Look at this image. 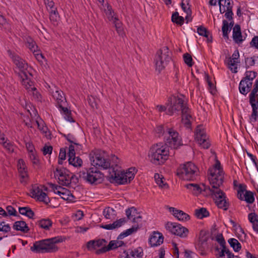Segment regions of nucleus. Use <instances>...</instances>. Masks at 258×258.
Segmentation results:
<instances>
[{
  "mask_svg": "<svg viewBox=\"0 0 258 258\" xmlns=\"http://www.w3.org/2000/svg\"><path fill=\"white\" fill-rule=\"evenodd\" d=\"M171 59V52L168 47L164 46L157 51L154 58L156 70L160 73Z\"/></svg>",
  "mask_w": 258,
  "mask_h": 258,
  "instance_id": "39448f33",
  "label": "nucleus"
},
{
  "mask_svg": "<svg viewBox=\"0 0 258 258\" xmlns=\"http://www.w3.org/2000/svg\"><path fill=\"white\" fill-rule=\"evenodd\" d=\"M42 187L43 186H42L34 185L31 191L32 197L37 199L39 201L48 204L50 202V199L47 194L43 191Z\"/></svg>",
  "mask_w": 258,
  "mask_h": 258,
  "instance_id": "dca6fc26",
  "label": "nucleus"
},
{
  "mask_svg": "<svg viewBox=\"0 0 258 258\" xmlns=\"http://www.w3.org/2000/svg\"><path fill=\"white\" fill-rule=\"evenodd\" d=\"M52 95L55 101V105L58 109L67 105V100L62 91L55 88V91L52 92Z\"/></svg>",
  "mask_w": 258,
  "mask_h": 258,
  "instance_id": "f3484780",
  "label": "nucleus"
},
{
  "mask_svg": "<svg viewBox=\"0 0 258 258\" xmlns=\"http://www.w3.org/2000/svg\"><path fill=\"white\" fill-rule=\"evenodd\" d=\"M171 21L173 23L181 26L184 23V18L183 17L179 16L177 12H175L172 15Z\"/></svg>",
  "mask_w": 258,
  "mask_h": 258,
  "instance_id": "37998d69",
  "label": "nucleus"
},
{
  "mask_svg": "<svg viewBox=\"0 0 258 258\" xmlns=\"http://www.w3.org/2000/svg\"><path fill=\"white\" fill-rule=\"evenodd\" d=\"M13 228L16 231H20L24 233H27L29 231V227L24 221L15 222L13 225Z\"/></svg>",
  "mask_w": 258,
  "mask_h": 258,
  "instance_id": "7c9ffc66",
  "label": "nucleus"
},
{
  "mask_svg": "<svg viewBox=\"0 0 258 258\" xmlns=\"http://www.w3.org/2000/svg\"><path fill=\"white\" fill-rule=\"evenodd\" d=\"M163 239L164 237L161 233L154 231L149 239V243L151 246H157L163 243Z\"/></svg>",
  "mask_w": 258,
  "mask_h": 258,
  "instance_id": "5701e85b",
  "label": "nucleus"
},
{
  "mask_svg": "<svg viewBox=\"0 0 258 258\" xmlns=\"http://www.w3.org/2000/svg\"><path fill=\"white\" fill-rule=\"evenodd\" d=\"M169 154L168 147L164 143H159L151 147L149 156L152 163L161 165L168 159Z\"/></svg>",
  "mask_w": 258,
  "mask_h": 258,
  "instance_id": "7ed1b4c3",
  "label": "nucleus"
},
{
  "mask_svg": "<svg viewBox=\"0 0 258 258\" xmlns=\"http://www.w3.org/2000/svg\"><path fill=\"white\" fill-rule=\"evenodd\" d=\"M113 211V210L112 208H106L104 210L103 213V215L104 216L105 218L107 219H110V213Z\"/></svg>",
  "mask_w": 258,
  "mask_h": 258,
  "instance_id": "69168bd1",
  "label": "nucleus"
},
{
  "mask_svg": "<svg viewBox=\"0 0 258 258\" xmlns=\"http://www.w3.org/2000/svg\"><path fill=\"white\" fill-rule=\"evenodd\" d=\"M50 187L54 194L59 195L64 200L71 202L75 201V197L69 189L52 183L50 184Z\"/></svg>",
  "mask_w": 258,
  "mask_h": 258,
  "instance_id": "4468645a",
  "label": "nucleus"
},
{
  "mask_svg": "<svg viewBox=\"0 0 258 258\" xmlns=\"http://www.w3.org/2000/svg\"><path fill=\"white\" fill-rule=\"evenodd\" d=\"M107 241L104 239H99L97 240H92L89 241L87 243V248L91 250L95 249L98 247L105 246Z\"/></svg>",
  "mask_w": 258,
  "mask_h": 258,
  "instance_id": "393cba45",
  "label": "nucleus"
},
{
  "mask_svg": "<svg viewBox=\"0 0 258 258\" xmlns=\"http://www.w3.org/2000/svg\"><path fill=\"white\" fill-rule=\"evenodd\" d=\"M126 222L125 219L121 218L119 220H117L114 222L113 224V226L114 227V229L118 228L121 227L123 224H124Z\"/></svg>",
  "mask_w": 258,
  "mask_h": 258,
  "instance_id": "4d7b16f0",
  "label": "nucleus"
},
{
  "mask_svg": "<svg viewBox=\"0 0 258 258\" xmlns=\"http://www.w3.org/2000/svg\"><path fill=\"white\" fill-rule=\"evenodd\" d=\"M239 63V62L235 61L234 60H229L228 64L229 66V68L232 71V72L234 73H236L237 72V63Z\"/></svg>",
  "mask_w": 258,
  "mask_h": 258,
  "instance_id": "3c124183",
  "label": "nucleus"
},
{
  "mask_svg": "<svg viewBox=\"0 0 258 258\" xmlns=\"http://www.w3.org/2000/svg\"><path fill=\"white\" fill-rule=\"evenodd\" d=\"M245 68L248 69L255 64V56L245 57Z\"/></svg>",
  "mask_w": 258,
  "mask_h": 258,
  "instance_id": "de8ad7c7",
  "label": "nucleus"
},
{
  "mask_svg": "<svg viewBox=\"0 0 258 258\" xmlns=\"http://www.w3.org/2000/svg\"><path fill=\"white\" fill-rule=\"evenodd\" d=\"M29 158L34 165H38L39 163V159L35 152L29 154Z\"/></svg>",
  "mask_w": 258,
  "mask_h": 258,
  "instance_id": "6e6d98bb",
  "label": "nucleus"
},
{
  "mask_svg": "<svg viewBox=\"0 0 258 258\" xmlns=\"http://www.w3.org/2000/svg\"><path fill=\"white\" fill-rule=\"evenodd\" d=\"M164 139L165 142L164 144L171 149H177L182 145V140L178 133L172 128L166 129Z\"/></svg>",
  "mask_w": 258,
  "mask_h": 258,
  "instance_id": "9d476101",
  "label": "nucleus"
},
{
  "mask_svg": "<svg viewBox=\"0 0 258 258\" xmlns=\"http://www.w3.org/2000/svg\"><path fill=\"white\" fill-rule=\"evenodd\" d=\"M166 227L171 233L182 238L186 237L188 233L187 228L175 223H168Z\"/></svg>",
  "mask_w": 258,
  "mask_h": 258,
  "instance_id": "2eb2a0df",
  "label": "nucleus"
},
{
  "mask_svg": "<svg viewBox=\"0 0 258 258\" xmlns=\"http://www.w3.org/2000/svg\"><path fill=\"white\" fill-rule=\"evenodd\" d=\"M245 190L242 184H240L239 186V189L237 191V197L240 200H244V198L242 196V193Z\"/></svg>",
  "mask_w": 258,
  "mask_h": 258,
  "instance_id": "338daca9",
  "label": "nucleus"
},
{
  "mask_svg": "<svg viewBox=\"0 0 258 258\" xmlns=\"http://www.w3.org/2000/svg\"><path fill=\"white\" fill-rule=\"evenodd\" d=\"M244 197V200L248 204H252L254 201V194L250 191L246 190Z\"/></svg>",
  "mask_w": 258,
  "mask_h": 258,
  "instance_id": "49530a36",
  "label": "nucleus"
},
{
  "mask_svg": "<svg viewBox=\"0 0 258 258\" xmlns=\"http://www.w3.org/2000/svg\"><path fill=\"white\" fill-rule=\"evenodd\" d=\"M11 58L13 62L21 72L20 76L22 81L25 79L30 78L29 76H31V74L30 73V71L28 70V63L18 55L11 54Z\"/></svg>",
  "mask_w": 258,
  "mask_h": 258,
  "instance_id": "9b49d317",
  "label": "nucleus"
},
{
  "mask_svg": "<svg viewBox=\"0 0 258 258\" xmlns=\"http://www.w3.org/2000/svg\"><path fill=\"white\" fill-rule=\"evenodd\" d=\"M26 45L30 51L33 53L39 51L38 46L31 38H28L27 39Z\"/></svg>",
  "mask_w": 258,
  "mask_h": 258,
  "instance_id": "ea45409f",
  "label": "nucleus"
},
{
  "mask_svg": "<svg viewBox=\"0 0 258 258\" xmlns=\"http://www.w3.org/2000/svg\"><path fill=\"white\" fill-rule=\"evenodd\" d=\"M11 231V227L9 224H6L4 221H0V231L7 233Z\"/></svg>",
  "mask_w": 258,
  "mask_h": 258,
  "instance_id": "864d4df0",
  "label": "nucleus"
},
{
  "mask_svg": "<svg viewBox=\"0 0 258 258\" xmlns=\"http://www.w3.org/2000/svg\"><path fill=\"white\" fill-rule=\"evenodd\" d=\"M117 248L116 243L115 240H111L109 242L108 245L107 246H103L102 248L96 251L97 254H100L105 253L112 249H114Z\"/></svg>",
  "mask_w": 258,
  "mask_h": 258,
  "instance_id": "c9c22d12",
  "label": "nucleus"
},
{
  "mask_svg": "<svg viewBox=\"0 0 258 258\" xmlns=\"http://www.w3.org/2000/svg\"><path fill=\"white\" fill-rule=\"evenodd\" d=\"M63 241V238L60 236L42 239L34 242L30 249L36 253L55 252L58 250L56 244Z\"/></svg>",
  "mask_w": 258,
  "mask_h": 258,
  "instance_id": "f03ea898",
  "label": "nucleus"
},
{
  "mask_svg": "<svg viewBox=\"0 0 258 258\" xmlns=\"http://www.w3.org/2000/svg\"><path fill=\"white\" fill-rule=\"evenodd\" d=\"M230 23L225 20H223L222 22V31L223 33V37L225 39H228V34L231 31L232 27L234 25L233 20L230 21Z\"/></svg>",
  "mask_w": 258,
  "mask_h": 258,
  "instance_id": "c85d7f7f",
  "label": "nucleus"
},
{
  "mask_svg": "<svg viewBox=\"0 0 258 258\" xmlns=\"http://www.w3.org/2000/svg\"><path fill=\"white\" fill-rule=\"evenodd\" d=\"M233 6L232 0H219V11L221 14H224L226 10L232 9Z\"/></svg>",
  "mask_w": 258,
  "mask_h": 258,
  "instance_id": "2f4dec72",
  "label": "nucleus"
},
{
  "mask_svg": "<svg viewBox=\"0 0 258 258\" xmlns=\"http://www.w3.org/2000/svg\"><path fill=\"white\" fill-rule=\"evenodd\" d=\"M137 229L138 227L133 226L132 227L123 231L118 236V239H123V238L137 231Z\"/></svg>",
  "mask_w": 258,
  "mask_h": 258,
  "instance_id": "c03bdc74",
  "label": "nucleus"
},
{
  "mask_svg": "<svg viewBox=\"0 0 258 258\" xmlns=\"http://www.w3.org/2000/svg\"><path fill=\"white\" fill-rule=\"evenodd\" d=\"M125 214L127 218L131 220L133 223L138 222V220L141 219V216H136L137 210L134 207H132L126 210Z\"/></svg>",
  "mask_w": 258,
  "mask_h": 258,
  "instance_id": "c756f323",
  "label": "nucleus"
},
{
  "mask_svg": "<svg viewBox=\"0 0 258 258\" xmlns=\"http://www.w3.org/2000/svg\"><path fill=\"white\" fill-rule=\"evenodd\" d=\"M233 15L232 9L226 10L225 12V17L229 21L232 20Z\"/></svg>",
  "mask_w": 258,
  "mask_h": 258,
  "instance_id": "0e129e2a",
  "label": "nucleus"
},
{
  "mask_svg": "<svg viewBox=\"0 0 258 258\" xmlns=\"http://www.w3.org/2000/svg\"><path fill=\"white\" fill-rule=\"evenodd\" d=\"M0 144L9 153H13L14 151L15 147L13 143L6 138L3 134H0Z\"/></svg>",
  "mask_w": 258,
  "mask_h": 258,
  "instance_id": "cd10ccee",
  "label": "nucleus"
},
{
  "mask_svg": "<svg viewBox=\"0 0 258 258\" xmlns=\"http://www.w3.org/2000/svg\"><path fill=\"white\" fill-rule=\"evenodd\" d=\"M195 140L204 149H208L210 146L209 138L204 127L202 125H198L195 129Z\"/></svg>",
  "mask_w": 258,
  "mask_h": 258,
  "instance_id": "f8f14e48",
  "label": "nucleus"
},
{
  "mask_svg": "<svg viewBox=\"0 0 258 258\" xmlns=\"http://www.w3.org/2000/svg\"><path fill=\"white\" fill-rule=\"evenodd\" d=\"M232 38L236 44H241L246 39V36L242 35L241 27L239 25L236 24L232 29Z\"/></svg>",
  "mask_w": 258,
  "mask_h": 258,
  "instance_id": "4be33fe9",
  "label": "nucleus"
},
{
  "mask_svg": "<svg viewBox=\"0 0 258 258\" xmlns=\"http://www.w3.org/2000/svg\"><path fill=\"white\" fill-rule=\"evenodd\" d=\"M92 165L97 168L107 169L110 168V163L105 158V153L101 150L91 152L89 155Z\"/></svg>",
  "mask_w": 258,
  "mask_h": 258,
  "instance_id": "6e6552de",
  "label": "nucleus"
},
{
  "mask_svg": "<svg viewBox=\"0 0 258 258\" xmlns=\"http://www.w3.org/2000/svg\"><path fill=\"white\" fill-rule=\"evenodd\" d=\"M107 18L110 21L113 22L115 19H117L116 17L114 16V12L112 11L111 9L108 8L107 11L106 13Z\"/></svg>",
  "mask_w": 258,
  "mask_h": 258,
  "instance_id": "13d9d810",
  "label": "nucleus"
},
{
  "mask_svg": "<svg viewBox=\"0 0 258 258\" xmlns=\"http://www.w3.org/2000/svg\"><path fill=\"white\" fill-rule=\"evenodd\" d=\"M253 87L249 95V101L252 109L258 110V104L256 103V98H258V78L255 80Z\"/></svg>",
  "mask_w": 258,
  "mask_h": 258,
  "instance_id": "412c9836",
  "label": "nucleus"
},
{
  "mask_svg": "<svg viewBox=\"0 0 258 258\" xmlns=\"http://www.w3.org/2000/svg\"><path fill=\"white\" fill-rule=\"evenodd\" d=\"M52 147L51 146H45L43 148V153L44 155H50L52 153Z\"/></svg>",
  "mask_w": 258,
  "mask_h": 258,
  "instance_id": "774afa93",
  "label": "nucleus"
},
{
  "mask_svg": "<svg viewBox=\"0 0 258 258\" xmlns=\"http://www.w3.org/2000/svg\"><path fill=\"white\" fill-rule=\"evenodd\" d=\"M248 219L252 224L253 230L258 233V215L255 213H250L248 215Z\"/></svg>",
  "mask_w": 258,
  "mask_h": 258,
  "instance_id": "72a5a7b5",
  "label": "nucleus"
},
{
  "mask_svg": "<svg viewBox=\"0 0 258 258\" xmlns=\"http://www.w3.org/2000/svg\"><path fill=\"white\" fill-rule=\"evenodd\" d=\"M257 73L252 71H246L244 73V77L240 81L238 89L239 92L246 96L252 88L253 80L257 76Z\"/></svg>",
  "mask_w": 258,
  "mask_h": 258,
  "instance_id": "1a4fd4ad",
  "label": "nucleus"
},
{
  "mask_svg": "<svg viewBox=\"0 0 258 258\" xmlns=\"http://www.w3.org/2000/svg\"><path fill=\"white\" fill-rule=\"evenodd\" d=\"M202 232H201L200 235V240H199V243L197 246H198L199 245H201L202 246H204V245H206V242L208 240L207 237H205L204 235H202Z\"/></svg>",
  "mask_w": 258,
  "mask_h": 258,
  "instance_id": "052dcab7",
  "label": "nucleus"
},
{
  "mask_svg": "<svg viewBox=\"0 0 258 258\" xmlns=\"http://www.w3.org/2000/svg\"><path fill=\"white\" fill-rule=\"evenodd\" d=\"M63 136L68 141L72 144H74L77 141V139L72 134L64 135Z\"/></svg>",
  "mask_w": 258,
  "mask_h": 258,
  "instance_id": "bf43d9fd",
  "label": "nucleus"
},
{
  "mask_svg": "<svg viewBox=\"0 0 258 258\" xmlns=\"http://www.w3.org/2000/svg\"><path fill=\"white\" fill-rule=\"evenodd\" d=\"M166 105L168 107L166 114L169 115H172L176 112L182 111L183 108L187 107L184 99V96L180 97L174 95L168 98Z\"/></svg>",
  "mask_w": 258,
  "mask_h": 258,
  "instance_id": "423d86ee",
  "label": "nucleus"
},
{
  "mask_svg": "<svg viewBox=\"0 0 258 258\" xmlns=\"http://www.w3.org/2000/svg\"><path fill=\"white\" fill-rule=\"evenodd\" d=\"M169 210L179 221H184L189 219V215L181 210H177L173 207H170Z\"/></svg>",
  "mask_w": 258,
  "mask_h": 258,
  "instance_id": "bb28decb",
  "label": "nucleus"
},
{
  "mask_svg": "<svg viewBox=\"0 0 258 258\" xmlns=\"http://www.w3.org/2000/svg\"><path fill=\"white\" fill-rule=\"evenodd\" d=\"M183 57L184 62L187 66L190 67L193 65L192 58L189 54L187 53L184 54Z\"/></svg>",
  "mask_w": 258,
  "mask_h": 258,
  "instance_id": "603ef678",
  "label": "nucleus"
},
{
  "mask_svg": "<svg viewBox=\"0 0 258 258\" xmlns=\"http://www.w3.org/2000/svg\"><path fill=\"white\" fill-rule=\"evenodd\" d=\"M195 213L196 217L200 219H202L209 216V212L205 208L196 209Z\"/></svg>",
  "mask_w": 258,
  "mask_h": 258,
  "instance_id": "4c0bfd02",
  "label": "nucleus"
},
{
  "mask_svg": "<svg viewBox=\"0 0 258 258\" xmlns=\"http://www.w3.org/2000/svg\"><path fill=\"white\" fill-rule=\"evenodd\" d=\"M22 85L29 92H31L35 99L40 100L41 95L37 91L36 88L33 85V82L30 80V78L25 79L22 81Z\"/></svg>",
  "mask_w": 258,
  "mask_h": 258,
  "instance_id": "aec40b11",
  "label": "nucleus"
},
{
  "mask_svg": "<svg viewBox=\"0 0 258 258\" xmlns=\"http://www.w3.org/2000/svg\"><path fill=\"white\" fill-rule=\"evenodd\" d=\"M80 177L91 184L100 183L103 180V174L95 167L82 170Z\"/></svg>",
  "mask_w": 258,
  "mask_h": 258,
  "instance_id": "0eeeda50",
  "label": "nucleus"
},
{
  "mask_svg": "<svg viewBox=\"0 0 258 258\" xmlns=\"http://www.w3.org/2000/svg\"><path fill=\"white\" fill-rule=\"evenodd\" d=\"M197 33L200 36H204L207 38L208 42L212 41V36L210 32L203 26H199L197 28Z\"/></svg>",
  "mask_w": 258,
  "mask_h": 258,
  "instance_id": "473e14b6",
  "label": "nucleus"
},
{
  "mask_svg": "<svg viewBox=\"0 0 258 258\" xmlns=\"http://www.w3.org/2000/svg\"><path fill=\"white\" fill-rule=\"evenodd\" d=\"M177 175L184 180H194L198 175V169L192 162L180 165L177 169Z\"/></svg>",
  "mask_w": 258,
  "mask_h": 258,
  "instance_id": "20e7f679",
  "label": "nucleus"
},
{
  "mask_svg": "<svg viewBox=\"0 0 258 258\" xmlns=\"http://www.w3.org/2000/svg\"><path fill=\"white\" fill-rule=\"evenodd\" d=\"M136 172V170L135 168H130L125 172L124 171L125 176L129 180L131 181L134 179Z\"/></svg>",
  "mask_w": 258,
  "mask_h": 258,
  "instance_id": "09e8293b",
  "label": "nucleus"
},
{
  "mask_svg": "<svg viewBox=\"0 0 258 258\" xmlns=\"http://www.w3.org/2000/svg\"><path fill=\"white\" fill-rule=\"evenodd\" d=\"M258 115V110L252 109V113L249 117L250 122H255Z\"/></svg>",
  "mask_w": 258,
  "mask_h": 258,
  "instance_id": "e2e57ef3",
  "label": "nucleus"
},
{
  "mask_svg": "<svg viewBox=\"0 0 258 258\" xmlns=\"http://www.w3.org/2000/svg\"><path fill=\"white\" fill-rule=\"evenodd\" d=\"M19 212L21 215L26 216L30 219H32L34 216V212L29 207H19Z\"/></svg>",
  "mask_w": 258,
  "mask_h": 258,
  "instance_id": "e433bc0d",
  "label": "nucleus"
},
{
  "mask_svg": "<svg viewBox=\"0 0 258 258\" xmlns=\"http://www.w3.org/2000/svg\"><path fill=\"white\" fill-rule=\"evenodd\" d=\"M182 113V122L187 128H190L191 125V120L192 116L191 111L189 108L187 107L183 109Z\"/></svg>",
  "mask_w": 258,
  "mask_h": 258,
  "instance_id": "a878e982",
  "label": "nucleus"
},
{
  "mask_svg": "<svg viewBox=\"0 0 258 258\" xmlns=\"http://www.w3.org/2000/svg\"><path fill=\"white\" fill-rule=\"evenodd\" d=\"M143 255V249L141 247H139L124 250L120 255V258H142Z\"/></svg>",
  "mask_w": 258,
  "mask_h": 258,
  "instance_id": "6ab92c4d",
  "label": "nucleus"
},
{
  "mask_svg": "<svg viewBox=\"0 0 258 258\" xmlns=\"http://www.w3.org/2000/svg\"><path fill=\"white\" fill-rule=\"evenodd\" d=\"M49 19L54 25H57L59 20V15L57 10L49 11Z\"/></svg>",
  "mask_w": 258,
  "mask_h": 258,
  "instance_id": "79ce46f5",
  "label": "nucleus"
},
{
  "mask_svg": "<svg viewBox=\"0 0 258 258\" xmlns=\"http://www.w3.org/2000/svg\"><path fill=\"white\" fill-rule=\"evenodd\" d=\"M68 161L70 164L75 167H81L83 164L82 160L79 157H76V155L69 157Z\"/></svg>",
  "mask_w": 258,
  "mask_h": 258,
  "instance_id": "58836bf2",
  "label": "nucleus"
},
{
  "mask_svg": "<svg viewBox=\"0 0 258 258\" xmlns=\"http://www.w3.org/2000/svg\"><path fill=\"white\" fill-rule=\"evenodd\" d=\"M251 47L258 50V36H254L250 42Z\"/></svg>",
  "mask_w": 258,
  "mask_h": 258,
  "instance_id": "680f3d73",
  "label": "nucleus"
},
{
  "mask_svg": "<svg viewBox=\"0 0 258 258\" xmlns=\"http://www.w3.org/2000/svg\"><path fill=\"white\" fill-rule=\"evenodd\" d=\"M59 111L67 121L70 122H75V121L72 117L71 110H69L66 106L59 109Z\"/></svg>",
  "mask_w": 258,
  "mask_h": 258,
  "instance_id": "f704fd0d",
  "label": "nucleus"
},
{
  "mask_svg": "<svg viewBox=\"0 0 258 258\" xmlns=\"http://www.w3.org/2000/svg\"><path fill=\"white\" fill-rule=\"evenodd\" d=\"M44 4L48 12L51 10H57V8L54 6V3L53 0H44Z\"/></svg>",
  "mask_w": 258,
  "mask_h": 258,
  "instance_id": "8fccbe9b",
  "label": "nucleus"
},
{
  "mask_svg": "<svg viewBox=\"0 0 258 258\" xmlns=\"http://www.w3.org/2000/svg\"><path fill=\"white\" fill-rule=\"evenodd\" d=\"M109 173L110 177L113 178L115 182L119 184H124V179L122 177V171L115 170L113 165L109 169Z\"/></svg>",
  "mask_w": 258,
  "mask_h": 258,
  "instance_id": "b1692460",
  "label": "nucleus"
},
{
  "mask_svg": "<svg viewBox=\"0 0 258 258\" xmlns=\"http://www.w3.org/2000/svg\"><path fill=\"white\" fill-rule=\"evenodd\" d=\"M209 172L210 185L203 184V189L196 183L186 184L185 186L194 195L202 193L206 197L213 198L217 207L226 211L228 209L229 204L226 200L225 194L220 189L223 182L224 172L219 160H216L213 168L209 169Z\"/></svg>",
  "mask_w": 258,
  "mask_h": 258,
  "instance_id": "f257e3e1",
  "label": "nucleus"
},
{
  "mask_svg": "<svg viewBox=\"0 0 258 258\" xmlns=\"http://www.w3.org/2000/svg\"><path fill=\"white\" fill-rule=\"evenodd\" d=\"M228 242L230 246L232 247L233 250L236 252H238L241 248V244L235 238H230Z\"/></svg>",
  "mask_w": 258,
  "mask_h": 258,
  "instance_id": "a18cd8bd",
  "label": "nucleus"
},
{
  "mask_svg": "<svg viewBox=\"0 0 258 258\" xmlns=\"http://www.w3.org/2000/svg\"><path fill=\"white\" fill-rule=\"evenodd\" d=\"M154 178L156 183L158 184L159 186L163 187L166 185V184L164 183L162 176H160L159 174L155 173Z\"/></svg>",
  "mask_w": 258,
  "mask_h": 258,
  "instance_id": "5fc2aeb1",
  "label": "nucleus"
},
{
  "mask_svg": "<svg viewBox=\"0 0 258 258\" xmlns=\"http://www.w3.org/2000/svg\"><path fill=\"white\" fill-rule=\"evenodd\" d=\"M17 167L20 177V181L21 183L25 184L28 180L29 176L27 166L23 159H21L18 160Z\"/></svg>",
  "mask_w": 258,
  "mask_h": 258,
  "instance_id": "a211bd4d",
  "label": "nucleus"
},
{
  "mask_svg": "<svg viewBox=\"0 0 258 258\" xmlns=\"http://www.w3.org/2000/svg\"><path fill=\"white\" fill-rule=\"evenodd\" d=\"M55 178H57L59 184L68 186L71 183L73 175L69 173L68 170L63 168H57L54 171Z\"/></svg>",
  "mask_w": 258,
  "mask_h": 258,
  "instance_id": "ddd939ff",
  "label": "nucleus"
},
{
  "mask_svg": "<svg viewBox=\"0 0 258 258\" xmlns=\"http://www.w3.org/2000/svg\"><path fill=\"white\" fill-rule=\"evenodd\" d=\"M52 224V222L49 219H42L38 221V226L45 230H49Z\"/></svg>",
  "mask_w": 258,
  "mask_h": 258,
  "instance_id": "a19ab883",
  "label": "nucleus"
}]
</instances>
